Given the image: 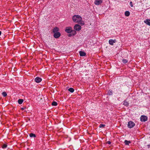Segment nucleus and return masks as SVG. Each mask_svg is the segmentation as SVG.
<instances>
[{
	"label": "nucleus",
	"mask_w": 150,
	"mask_h": 150,
	"mask_svg": "<svg viewBox=\"0 0 150 150\" xmlns=\"http://www.w3.org/2000/svg\"><path fill=\"white\" fill-rule=\"evenodd\" d=\"M102 2V0H96L94 3L96 5H99Z\"/></svg>",
	"instance_id": "nucleus-8"
},
{
	"label": "nucleus",
	"mask_w": 150,
	"mask_h": 150,
	"mask_svg": "<svg viewBox=\"0 0 150 150\" xmlns=\"http://www.w3.org/2000/svg\"><path fill=\"white\" fill-rule=\"evenodd\" d=\"M144 22L147 25L150 26V19H146L144 21Z\"/></svg>",
	"instance_id": "nucleus-10"
},
{
	"label": "nucleus",
	"mask_w": 150,
	"mask_h": 150,
	"mask_svg": "<svg viewBox=\"0 0 150 150\" xmlns=\"http://www.w3.org/2000/svg\"><path fill=\"white\" fill-rule=\"evenodd\" d=\"M42 80V79L38 77H36L35 79V81L37 83H39Z\"/></svg>",
	"instance_id": "nucleus-7"
},
{
	"label": "nucleus",
	"mask_w": 150,
	"mask_h": 150,
	"mask_svg": "<svg viewBox=\"0 0 150 150\" xmlns=\"http://www.w3.org/2000/svg\"><path fill=\"white\" fill-rule=\"evenodd\" d=\"M128 62V60L126 59H124L122 60V62L124 63H126Z\"/></svg>",
	"instance_id": "nucleus-23"
},
{
	"label": "nucleus",
	"mask_w": 150,
	"mask_h": 150,
	"mask_svg": "<svg viewBox=\"0 0 150 150\" xmlns=\"http://www.w3.org/2000/svg\"><path fill=\"white\" fill-rule=\"evenodd\" d=\"M147 120V117L145 115H142L140 117V120L142 122H145Z\"/></svg>",
	"instance_id": "nucleus-4"
},
{
	"label": "nucleus",
	"mask_w": 150,
	"mask_h": 150,
	"mask_svg": "<svg viewBox=\"0 0 150 150\" xmlns=\"http://www.w3.org/2000/svg\"><path fill=\"white\" fill-rule=\"evenodd\" d=\"M72 28L71 27H67L65 28V31L68 33H70L72 31Z\"/></svg>",
	"instance_id": "nucleus-5"
},
{
	"label": "nucleus",
	"mask_w": 150,
	"mask_h": 150,
	"mask_svg": "<svg viewBox=\"0 0 150 150\" xmlns=\"http://www.w3.org/2000/svg\"><path fill=\"white\" fill-rule=\"evenodd\" d=\"M1 113V112H0V114Z\"/></svg>",
	"instance_id": "nucleus-32"
},
{
	"label": "nucleus",
	"mask_w": 150,
	"mask_h": 150,
	"mask_svg": "<svg viewBox=\"0 0 150 150\" xmlns=\"http://www.w3.org/2000/svg\"><path fill=\"white\" fill-rule=\"evenodd\" d=\"M7 145L6 144H4L2 146V148L3 149H5L7 147Z\"/></svg>",
	"instance_id": "nucleus-21"
},
{
	"label": "nucleus",
	"mask_w": 150,
	"mask_h": 150,
	"mask_svg": "<svg viewBox=\"0 0 150 150\" xmlns=\"http://www.w3.org/2000/svg\"><path fill=\"white\" fill-rule=\"evenodd\" d=\"M29 136L30 137H35L36 136L35 134H33V133H31L30 134Z\"/></svg>",
	"instance_id": "nucleus-18"
},
{
	"label": "nucleus",
	"mask_w": 150,
	"mask_h": 150,
	"mask_svg": "<svg viewBox=\"0 0 150 150\" xmlns=\"http://www.w3.org/2000/svg\"><path fill=\"white\" fill-rule=\"evenodd\" d=\"M128 127L129 128L133 127L135 125V123L132 121H129L128 124Z\"/></svg>",
	"instance_id": "nucleus-3"
},
{
	"label": "nucleus",
	"mask_w": 150,
	"mask_h": 150,
	"mask_svg": "<svg viewBox=\"0 0 150 150\" xmlns=\"http://www.w3.org/2000/svg\"><path fill=\"white\" fill-rule=\"evenodd\" d=\"M59 31V28L57 27H54L53 30V32L54 33L58 32Z\"/></svg>",
	"instance_id": "nucleus-12"
},
{
	"label": "nucleus",
	"mask_w": 150,
	"mask_h": 150,
	"mask_svg": "<svg viewBox=\"0 0 150 150\" xmlns=\"http://www.w3.org/2000/svg\"><path fill=\"white\" fill-rule=\"evenodd\" d=\"M25 107H24V108H21V110H24L25 109Z\"/></svg>",
	"instance_id": "nucleus-29"
},
{
	"label": "nucleus",
	"mask_w": 150,
	"mask_h": 150,
	"mask_svg": "<svg viewBox=\"0 0 150 150\" xmlns=\"http://www.w3.org/2000/svg\"><path fill=\"white\" fill-rule=\"evenodd\" d=\"M72 20L74 22L79 24L81 25L84 24V22L82 21L81 17L79 15L74 16L72 17Z\"/></svg>",
	"instance_id": "nucleus-1"
},
{
	"label": "nucleus",
	"mask_w": 150,
	"mask_h": 150,
	"mask_svg": "<svg viewBox=\"0 0 150 150\" xmlns=\"http://www.w3.org/2000/svg\"><path fill=\"white\" fill-rule=\"evenodd\" d=\"M123 104L124 105H125L126 106H127L129 105V103H128V102L126 101V100H124L123 101Z\"/></svg>",
	"instance_id": "nucleus-13"
},
{
	"label": "nucleus",
	"mask_w": 150,
	"mask_h": 150,
	"mask_svg": "<svg viewBox=\"0 0 150 150\" xmlns=\"http://www.w3.org/2000/svg\"><path fill=\"white\" fill-rule=\"evenodd\" d=\"M74 30L77 31H79L81 29V27L78 24L75 25L74 27Z\"/></svg>",
	"instance_id": "nucleus-2"
},
{
	"label": "nucleus",
	"mask_w": 150,
	"mask_h": 150,
	"mask_svg": "<svg viewBox=\"0 0 150 150\" xmlns=\"http://www.w3.org/2000/svg\"><path fill=\"white\" fill-rule=\"evenodd\" d=\"M71 33H72V34L74 36V35H75L76 33V30H72V31H71Z\"/></svg>",
	"instance_id": "nucleus-17"
},
{
	"label": "nucleus",
	"mask_w": 150,
	"mask_h": 150,
	"mask_svg": "<svg viewBox=\"0 0 150 150\" xmlns=\"http://www.w3.org/2000/svg\"><path fill=\"white\" fill-rule=\"evenodd\" d=\"M147 146H148V148H150V145H147Z\"/></svg>",
	"instance_id": "nucleus-30"
},
{
	"label": "nucleus",
	"mask_w": 150,
	"mask_h": 150,
	"mask_svg": "<svg viewBox=\"0 0 150 150\" xmlns=\"http://www.w3.org/2000/svg\"><path fill=\"white\" fill-rule=\"evenodd\" d=\"M2 95L4 97H5L7 95V94L5 92H4L2 93Z\"/></svg>",
	"instance_id": "nucleus-22"
},
{
	"label": "nucleus",
	"mask_w": 150,
	"mask_h": 150,
	"mask_svg": "<svg viewBox=\"0 0 150 150\" xmlns=\"http://www.w3.org/2000/svg\"><path fill=\"white\" fill-rule=\"evenodd\" d=\"M60 33L59 32H58L54 33L53 36L55 38H58L60 37Z\"/></svg>",
	"instance_id": "nucleus-6"
},
{
	"label": "nucleus",
	"mask_w": 150,
	"mask_h": 150,
	"mask_svg": "<svg viewBox=\"0 0 150 150\" xmlns=\"http://www.w3.org/2000/svg\"><path fill=\"white\" fill-rule=\"evenodd\" d=\"M105 126V125L104 124H100L99 125V127L100 128H103Z\"/></svg>",
	"instance_id": "nucleus-24"
},
{
	"label": "nucleus",
	"mask_w": 150,
	"mask_h": 150,
	"mask_svg": "<svg viewBox=\"0 0 150 150\" xmlns=\"http://www.w3.org/2000/svg\"><path fill=\"white\" fill-rule=\"evenodd\" d=\"M125 15L126 16H128L130 15V13L129 11H126L125 12Z\"/></svg>",
	"instance_id": "nucleus-15"
},
{
	"label": "nucleus",
	"mask_w": 150,
	"mask_h": 150,
	"mask_svg": "<svg viewBox=\"0 0 150 150\" xmlns=\"http://www.w3.org/2000/svg\"><path fill=\"white\" fill-rule=\"evenodd\" d=\"M129 4H130V6H131V7H132L133 6V4H132V1H131L130 2Z\"/></svg>",
	"instance_id": "nucleus-27"
},
{
	"label": "nucleus",
	"mask_w": 150,
	"mask_h": 150,
	"mask_svg": "<svg viewBox=\"0 0 150 150\" xmlns=\"http://www.w3.org/2000/svg\"><path fill=\"white\" fill-rule=\"evenodd\" d=\"M79 54L81 56H85L86 55L85 52L82 51H80L79 52Z\"/></svg>",
	"instance_id": "nucleus-11"
},
{
	"label": "nucleus",
	"mask_w": 150,
	"mask_h": 150,
	"mask_svg": "<svg viewBox=\"0 0 150 150\" xmlns=\"http://www.w3.org/2000/svg\"><path fill=\"white\" fill-rule=\"evenodd\" d=\"M108 94L109 95H111L112 94V93L111 91H109Z\"/></svg>",
	"instance_id": "nucleus-26"
},
{
	"label": "nucleus",
	"mask_w": 150,
	"mask_h": 150,
	"mask_svg": "<svg viewBox=\"0 0 150 150\" xmlns=\"http://www.w3.org/2000/svg\"><path fill=\"white\" fill-rule=\"evenodd\" d=\"M116 42V40L115 39H110L109 41V44L111 45H113V43H115Z\"/></svg>",
	"instance_id": "nucleus-9"
},
{
	"label": "nucleus",
	"mask_w": 150,
	"mask_h": 150,
	"mask_svg": "<svg viewBox=\"0 0 150 150\" xmlns=\"http://www.w3.org/2000/svg\"><path fill=\"white\" fill-rule=\"evenodd\" d=\"M1 31H0V35H1Z\"/></svg>",
	"instance_id": "nucleus-31"
},
{
	"label": "nucleus",
	"mask_w": 150,
	"mask_h": 150,
	"mask_svg": "<svg viewBox=\"0 0 150 150\" xmlns=\"http://www.w3.org/2000/svg\"><path fill=\"white\" fill-rule=\"evenodd\" d=\"M131 142L129 141H127V140H125L124 142V143L125 145H129V144L131 143Z\"/></svg>",
	"instance_id": "nucleus-14"
},
{
	"label": "nucleus",
	"mask_w": 150,
	"mask_h": 150,
	"mask_svg": "<svg viewBox=\"0 0 150 150\" xmlns=\"http://www.w3.org/2000/svg\"><path fill=\"white\" fill-rule=\"evenodd\" d=\"M74 35H73L72 34V33H70V34H68V36L69 37H71V36H73Z\"/></svg>",
	"instance_id": "nucleus-25"
},
{
	"label": "nucleus",
	"mask_w": 150,
	"mask_h": 150,
	"mask_svg": "<svg viewBox=\"0 0 150 150\" xmlns=\"http://www.w3.org/2000/svg\"><path fill=\"white\" fill-rule=\"evenodd\" d=\"M23 102V99H19L18 100V103L19 104H21Z\"/></svg>",
	"instance_id": "nucleus-16"
},
{
	"label": "nucleus",
	"mask_w": 150,
	"mask_h": 150,
	"mask_svg": "<svg viewBox=\"0 0 150 150\" xmlns=\"http://www.w3.org/2000/svg\"><path fill=\"white\" fill-rule=\"evenodd\" d=\"M68 91L70 92L73 93L74 91V89L72 88H70L69 89Z\"/></svg>",
	"instance_id": "nucleus-20"
},
{
	"label": "nucleus",
	"mask_w": 150,
	"mask_h": 150,
	"mask_svg": "<svg viewBox=\"0 0 150 150\" xmlns=\"http://www.w3.org/2000/svg\"><path fill=\"white\" fill-rule=\"evenodd\" d=\"M107 144L110 145L111 144V142L110 141H108L107 142Z\"/></svg>",
	"instance_id": "nucleus-28"
},
{
	"label": "nucleus",
	"mask_w": 150,
	"mask_h": 150,
	"mask_svg": "<svg viewBox=\"0 0 150 150\" xmlns=\"http://www.w3.org/2000/svg\"><path fill=\"white\" fill-rule=\"evenodd\" d=\"M57 103L55 101H53L52 103V106H56L57 105Z\"/></svg>",
	"instance_id": "nucleus-19"
}]
</instances>
